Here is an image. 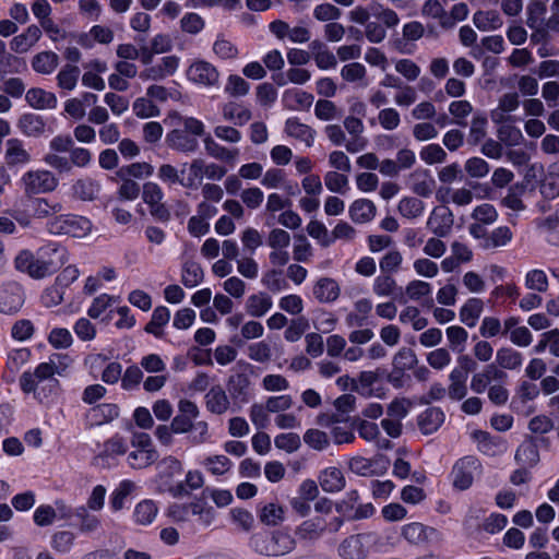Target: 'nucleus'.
I'll return each mask as SVG.
<instances>
[{
	"label": "nucleus",
	"instance_id": "1",
	"mask_svg": "<svg viewBox=\"0 0 559 559\" xmlns=\"http://www.w3.org/2000/svg\"><path fill=\"white\" fill-rule=\"evenodd\" d=\"M68 260L66 248L57 242L41 246L36 254L28 250L21 251L14 260L15 267L26 272L33 278H44L53 274Z\"/></svg>",
	"mask_w": 559,
	"mask_h": 559
},
{
	"label": "nucleus",
	"instance_id": "2",
	"mask_svg": "<svg viewBox=\"0 0 559 559\" xmlns=\"http://www.w3.org/2000/svg\"><path fill=\"white\" fill-rule=\"evenodd\" d=\"M56 373V365L50 359L49 361L39 364L34 372H24L20 379V384L25 393H35L39 400L46 397L41 396V392L46 388L53 392L58 388V380L53 378Z\"/></svg>",
	"mask_w": 559,
	"mask_h": 559
},
{
	"label": "nucleus",
	"instance_id": "3",
	"mask_svg": "<svg viewBox=\"0 0 559 559\" xmlns=\"http://www.w3.org/2000/svg\"><path fill=\"white\" fill-rule=\"evenodd\" d=\"M51 235H68L75 238H84L92 231V222L76 214H60L50 218L46 224Z\"/></svg>",
	"mask_w": 559,
	"mask_h": 559
},
{
	"label": "nucleus",
	"instance_id": "4",
	"mask_svg": "<svg viewBox=\"0 0 559 559\" xmlns=\"http://www.w3.org/2000/svg\"><path fill=\"white\" fill-rule=\"evenodd\" d=\"M251 544L254 549L265 556H284L295 548V539L286 531H276L271 534H257L252 536Z\"/></svg>",
	"mask_w": 559,
	"mask_h": 559
},
{
	"label": "nucleus",
	"instance_id": "5",
	"mask_svg": "<svg viewBox=\"0 0 559 559\" xmlns=\"http://www.w3.org/2000/svg\"><path fill=\"white\" fill-rule=\"evenodd\" d=\"M235 373L228 379V391L230 397L238 408L247 404L251 399L250 374L254 371V366L245 360L237 361Z\"/></svg>",
	"mask_w": 559,
	"mask_h": 559
},
{
	"label": "nucleus",
	"instance_id": "6",
	"mask_svg": "<svg viewBox=\"0 0 559 559\" xmlns=\"http://www.w3.org/2000/svg\"><path fill=\"white\" fill-rule=\"evenodd\" d=\"M131 444L133 451L128 455V462L132 468H144L158 459V453L150 435L145 432L133 433Z\"/></svg>",
	"mask_w": 559,
	"mask_h": 559
},
{
	"label": "nucleus",
	"instance_id": "7",
	"mask_svg": "<svg viewBox=\"0 0 559 559\" xmlns=\"http://www.w3.org/2000/svg\"><path fill=\"white\" fill-rule=\"evenodd\" d=\"M376 533H362L345 538L338 546V555L343 559H365L377 544Z\"/></svg>",
	"mask_w": 559,
	"mask_h": 559
},
{
	"label": "nucleus",
	"instance_id": "8",
	"mask_svg": "<svg viewBox=\"0 0 559 559\" xmlns=\"http://www.w3.org/2000/svg\"><path fill=\"white\" fill-rule=\"evenodd\" d=\"M26 194H41L53 191L58 187V179L47 169H32L23 174L20 179Z\"/></svg>",
	"mask_w": 559,
	"mask_h": 559
},
{
	"label": "nucleus",
	"instance_id": "9",
	"mask_svg": "<svg viewBox=\"0 0 559 559\" xmlns=\"http://www.w3.org/2000/svg\"><path fill=\"white\" fill-rule=\"evenodd\" d=\"M459 366L453 368L449 374L450 385H449V396L452 400H462L466 393V380L469 370L475 368V362L467 355H462L457 358Z\"/></svg>",
	"mask_w": 559,
	"mask_h": 559
},
{
	"label": "nucleus",
	"instance_id": "10",
	"mask_svg": "<svg viewBox=\"0 0 559 559\" xmlns=\"http://www.w3.org/2000/svg\"><path fill=\"white\" fill-rule=\"evenodd\" d=\"M186 76L189 82L201 87L216 86L219 81L216 67L202 59H195L189 64Z\"/></svg>",
	"mask_w": 559,
	"mask_h": 559
},
{
	"label": "nucleus",
	"instance_id": "11",
	"mask_svg": "<svg viewBox=\"0 0 559 559\" xmlns=\"http://www.w3.org/2000/svg\"><path fill=\"white\" fill-rule=\"evenodd\" d=\"M173 429L177 435L188 433L190 431H195L193 436H191L190 440L192 444H202L209 439V425L205 421L193 423L188 417H185L182 414L178 412V414L173 418L170 423Z\"/></svg>",
	"mask_w": 559,
	"mask_h": 559
},
{
	"label": "nucleus",
	"instance_id": "12",
	"mask_svg": "<svg viewBox=\"0 0 559 559\" xmlns=\"http://www.w3.org/2000/svg\"><path fill=\"white\" fill-rule=\"evenodd\" d=\"M129 437L122 433H115L103 443L97 444L98 460L110 464L116 461L118 456L124 455L129 449Z\"/></svg>",
	"mask_w": 559,
	"mask_h": 559
},
{
	"label": "nucleus",
	"instance_id": "13",
	"mask_svg": "<svg viewBox=\"0 0 559 559\" xmlns=\"http://www.w3.org/2000/svg\"><path fill=\"white\" fill-rule=\"evenodd\" d=\"M24 304V292L16 282L4 283L0 286V312L14 313Z\"/></svg>",
	"mask_w": 559,
	"mask_h": 559
},
{
	"label": "nucleus",
	"instance_id": "14",
	"mask_svg": "<svg viewBox=\"0 0 559 559\" xmlns=\"http://www.w3.org/2000/svg\"><path fill=\"white\" fill-rule=\"evenodd\" d=\"M478 467L479 463L473 456L459 460L452 471L453 485L461 490L467 489L473 484Z\"/></svg>",
	"mask_w": 559,
	"mask_h": 559
},
{
	"label": "nucleus",
	"instance_id": "15",
	"mask_svg": "<svg viewBox=\"0 0 559 559\" xmlns=\"http://www.w3.org/2000/svg\"><path fill=\"white\" fill-rule=\"evenodd\" d=\"M180 64V57L170 55L159 59V61L146 69H144L140 78L142 80L159 81L167 76L174 75Z\"/></svg>",
	"mask_w": 559,
	"mask_h": 559
},
{
	"label": "nucleus",
	"instance_id": "16",
	"mask_svg": "<svg viewBox=\"0 0 559 559\" xmlns=\"http://www.w3.org/2000/svg\"><path fill=\"white\" fill-rule=\"evenodd\" d=\"M453 222V214L450 209L440 205L431 211L427 219V228L438 237H445L451 233Z\"/></svg>",
	"mask_w": 559,
	"mask_h": 559
},
{
	"label": "nucleus",
	"instance_id": "17",
	"mask_svg": "<svg viewBox=\"0 0 559 559\" xmlns=\"http://www.w3.org/2000/svg\"><path fill=\"white\" fill-rule=\"evenodd\" d=\"M383 372L380 369L374 371H362L357 378V383L355 385V391H357L360 395L366 397H385V389L382 386H377L380 378Z\"/></svg>",
	"mask_w": 559,
	"mask_h": 559
},
{
	"label": "nucleus",
	"instance_id": "18",
	"mask_svg": "<svg viewBox=\"0 0 559 559\" xmlns=\"http://www.w3.org/2000/svg\"><path fill=\"white\" fill-rule=\"evenodd\" d=\"M402 536L407 542L419 545L437 540L439 538V532L433 527L413 522L402 527Z\"/></svg>",
	"mask_w": 559,
	"mask_h": 559
},
{
	"label": "nucleus",
	"instance_id": "19",
	"mask_svg": "<svg viewBox=\"0 0 559 559\" xmlns=\"http://www.w3.org/2000/svg\"><path fill=\"white\" fill-rule=\"evenodd\" d=\"M341 294L337 282L330 277H320L312 286V296L320 304H332Z\"/></svg>",
	"mask_w": 559,
	"mask_h": 559
},
{
	"label": "nucleus",
	"instance_id": "20",
	"mask_svg": "<svg viewBox=\"0 0 559 559\" xmlns=\"http://www.w3.org/2000/svg\"><path fill=\"white\" fill-rule=\"evenodd\" d=\"M313 99L312 94L297 87L288 88L282 95L284 107L296 111L308 110Z\"/></svg>",
	"mask_w": 559,
	"mask_h": 559
},
{
	"label": "nucleus",
	"instance_id": "21",
	"mask_svg": "<svg viewBox=\"0 0 559 559\" xmlns=\"http://www.w3.org/2000/svg\"><path fill=\"white\" fill-rule=\"evenodd\" d=\"M473 438L477 442L480 452L489 456H496L507 451V442L501 438L492 437L485 431H474Z\"/></svg>",
	"mask_w": 559,
	"mask_h": 559
},
{
	"label": "nucleus",
	"instance_id": "22",
	"mask_svg": "<svg viewBox=\"0 0 559 559\" xmlns=\"http://www.w3.org/2000/svg\"><path fill=\"white\" fill-rule=\"evenodd\" d=\"M143 201L150 206L151 213L155 216L163 218L166 215V210L162 204L164 192L162 188L153 181L145 182L142 191Z\"/></svg>",
	"mask_w": 559,
	"mask_h": 559
},
{
	"label": "nucleus",
	"instance_id": "23",
	"mask_svg": "<svg viewBox=\"0 0 559 559\" xmlns=\"http://www.w3.org/2000/svg\"><path fill=\"white\" fill-rule=\"evenodd\" d=\"M284 131L289 138L305 143L307 147H311L314 143L316 131L300 122L298 118H288L285 122Z\"/></svg>",
	"mask_w": 559,
	"mask_h": 559
},
{
	"label": "nucleus",
	"instance_id": "24",
	"mask_svg": "<svg viewBox=\"0 0 559 559\" xmlns=\"http://www.w3.org/2000/svg\"><path fill=\"white\" fill-rule=\"evenodd\" d=\"M41 34L39 26L29 25L23 33L12 38L10 48L16 53H25L40 39Z\"/></svg>",
	"mask_w": 559,
	"mask_h": 559
},
{
	"label": "nucleus",
	"instance_id": "25",
	"mask_svg": "<svg viewBox=\"0 0 559 559\" xmlns=\"http://www.w3.org/2000/svg\"><path fill=\"white\" fill-rule=\"evenodd\" d=\"M520 106L519 94L515 92L507 93L499 99L498 106L491 110L490 117L495 123H503L509 119V115L515 111Z\"/></svg>",
	"mask_w": 559,
	"mask_h": 559
},
{
	"label": "nucleus",
	"instance_id": "26",
	"mask_svg": "<svg viewBox=\"0 0 559 559\" xmlns=\"http://www.w3.org/2000/svg\"><path fill=\"white\" fill-rule=\"evenodd\" d=\"M318 479L322 490L330 493L343 490L346 485L343 472L335 466L324 468Z\"/></svg>",
	"mask_w": 559,
	"mask_h": 559
},
{
	"label": "nucleus",
	"instance_id": "27",
	"mask_svg": "<svg viewBox=\"0 0 559 559\" xmlns=\"http://www.w3.org/2000/svg\"><path fill=\"white\" fill-rule=\"evenodd\" d=\"M350 219L356 224H366L371 222L377 214V207L371 200H355L348 209Z\"/></svg>",
	"mask_w": 559,
	"mask_h": 559
},
{
	"label": "nucleus",
	"instance_id": "28",
	"mask_svg": "<svg viewBox=\"0 0 559 559\" xmlns=\"http://www.w3.org/2000/svg\"><path fill=\"white\" fill-rule=\"evenodd\" d=\"M27 104L37 110L53 109L57 107L58 100L52 92L40 87H33L25 94Z\"/></svg>",
	"mask_w": 559,
	"mask_h": 559
},
{
	"label": "nucleus",
	"instance_id": "29",
	"mask_svg": "<svg viewBox=\"0 0 559 559\" xmlns=\"http://www.w3.org/2000/svg\"><path fill=\"white\" fill-rule=\"evenodd\" d=\"M114 39V32L104 25H94L87 33L78 37V43L84 48H92L95 43L109 44Z\"/></svg>",
	"mask_w": 559,
	"mask_h": 559
},
{
	"label": "nucleus",
	"instance_id": "30",
	"mask_svg": "<svg viewBox=\"0 0 559 559\" xmlns=\"http://www.w3.org/2000/svg\"><path fill=\"white\" fill-rule=\"evenodd\" d=\"M309 49L319 69L331 70L336 68V57L324 43L320 40H313L310 43Z\"/></svg>",
	"mask_w": 559,
	"mask_h": 559
},
{
	"label": "nucleus",
	"instance_id": "31",
	"mask_svg": "<svg viewBox=\"0 0 559 559\" xmlns=\"http://www.w3.org/2000/svg\"><path fill=\"white\" fill-rule=\"evenodd\" d=\"M230 399L221 386H213L205 394L206 409L216 415H223L230 408Z\"/></svg>",
	"mask_w": 559,
	"mask_h": 559
},
{
	"label": "nucleus",
	"instance_id": "32",
	"mask_svg": "<svg viewBox=\"0 0 559 559\" xmlns=\"http://www.w3.org/2000/svg\"><path fill=\"white\" fill-rule=\"evenodd\" d=\"M204 485V476L198 469H189L185 480L170 488L174 497L188 496L191 491L200 489Z\"/></svg>",
	"mask_w": 559,
	"mask_h": 559
},
{
	"label": "nucleus",
	"instance_id": "33",
	"mask_svg": "<svg viewBox=\"0 0 559 559\" xmlns=\"http://www.w3.org/2000/svg\"><path fill=\"white\" fill-rule=\"evenodd\" d=\"M504 373L495 366H487L481 372L475 373L471 380V389L475 393H483L488 385L495 381H500Z\"/></svg>",
	"mask_w": 559,
	"mask_h": 559
},
{
	"label": "nucleus",
	"instance_id": "34",
	"mask_svg": "<svg viewBox=\"0 0 559 559\" xmlns=\"http://www.w3.org/2000/svg\"><path fill=\"white\" fill-rule=\"evenodd\" d=\"M5 146L4 158L8 165H26L31 162V154L25 150L21 140L10 139Z\"/></svg>",
	"mask_w": 559,
	"mask_h": 559
},
{
	"label": "nucleus",
	"instance_id": "35",
	"mask_svg": "<svg viewBox=\"0 0 559 559\" xmlns=\"http://www.w3.org/2000/svg\"><path fill=\"white\" fill-rule=\"evenodd\" d=\"M157 514L158 507L155 501L144 499L135 504L132 516L135 524L147 526L154 522Z\"/></svg>",
	"mask_w": 559,
	"mask_h": 559
},
{
	"label": "nucleus",
	"instance_id": "36",
	"mask_svg": "<svg viewBox=\"0 0 559 559\" xmlns=\"http://www.w3.org/2000/svg\"><path fill=\"white\" fill-rule=\"evenodd\" d=\"M118 415L119 409L117 405L104 403L91 408L87 418L92 426H100L114 420Z\"/></svg>",
	"mask_w": 559,
	"mask_h": 559
},
{
	"label": "nucleus",
	"instance_id": "37",
	"mask_svg": "<svg viewBox=\"0 0 559 559\" xmlns=\"http://www.w3.org/2000/svg\"><path fill=\"white\" fill-rule=\"evenodd\" d=\"M203 144L210 156L226 163H235L239 155L238 148H227L215 142L211 135H206L203 139Z\"/></svg>",
	"mask_w": 559,
	"mask_h": 559
},
{
	"label": "nucleus",
	"instance_id": "38",
	"mask_svg": "<svg viewBox=\"0 0 559 559\" xmlns=\"http://www.w3.org/2000/svg\"><path fill=\"white\" fill-rule=\"evenodd\" d=\"M136 485L130 479H123L119 483L116 489L111 492L109 499V507L114 512L122 510L129 496L135 490Z\"/></svg>",
	"mask_w": 559,
	"mask_h": 559
},
{
	"label": "nucleus",
	"instance_id": "39",
	"mask_svg": "<svg viewBox=\"0 0 559 559\" xmlns=\"http://www.w3.org/2000/svg\"><path fill=\"white\" fill-rule=\"evenodd\" d=\"M484 311V302L479 298H469L460 309V320L468 328H474Z\"/></svg>",
	"mask_w": 559,
	"mask_h": 559
},
{
	"label": "nucleus",
	"instance_id": "40",
	"mask_svg": "<svg viewBox=\"0 0 559 559\" xmlns=\"http://www.w3.org/2000/svg\"><path fill=\"white\" fill-rule=\"evenodd\" d=\"M515 461L519 465L530 468L538 463V449L532 439H526L519 445L515 452Z\"/></svg>",
	"mask_w": 559,
	"mask_h": 559
},
{
	"label": "nucleus",
	"instance_id": "41",
	"mask_svg": "<svg viewBox=\"0 0 559 559\" xmlns=\"http://www.w3.org/2000/svg\"><path fill=\"white\" fill-rule=\"evenodd\" d=\"M444 421V414L438 407H429L424 411L418 418V425L420 430L425 435L432 433L438 430V428Z\"/></svg>",
	"mask_w": 559,
	"mask_h": 559
},
{
	"label": "nucleus",
	"instance_id": "42",
	"mask_svg": "<svg viewBox=\"0 0 559 559\" xmlns=\"http://www.w3.org/2000/svg\"><path fill=\"white\" fill-rule=\"evenodd\" d=\"M180 185L185 188H198L201 183L202 176V159H193L191 164H185L180 170Z\"/></svg>",
	"mask_w": 559,
	"mask_h": 559
},
{
	"label": "nucleus",
	"instance_id": "43",
	"mask_svg": "<svg viewBox=\"0 0 559 559\" xmlns=\"http://www.w3.org/2000/svg\"><path fill=\"white\" fill-rule=\"evenodd\" d=\"M166 141L169 147L185 153L195 151L199 145L195 138H191L185 131L178 129L170 131L166 136Z\"/></svg>",
	"mask_w": 559,
	"mask_h": 559
},
{
	"label": "nucleus",
	"instance_id": "44",
	"mask_svg": "<svg viewBox=\"0 0 559 559\" xmlns=\"http://www.w3.org/2000/svg\"><path fill=\"white\" fill-rule=\"evenodd\" d=\"M222 114L225 120L235 126H245L251 119V111L245 105L235 102L225 104Z\"/></svg>",
	"mask_w": 559,
	"mask_h": 559
},
{
	"label": "nucleus",
	"instance_id": "45",
	"mask_svg": "<svg viewBox=\"0 0 559 559\" xmlns=\"http://www.w3.org/2000/svg\"><path fill=\"white\" fill-rule=\"evenodd\" d=\"M474 25L481 32H490L500 28L503 21L497 11H477L473 15Z\"/></svg>",
	"mask_w": 559,
	"mask_h": 559
},
{
	"label": "nucleus",
	"instance_id": "46",
	"mask_svg": "<svg viewBox=\"0 0 559 559\" xmlns=\"http://www.w3.org/2000/svg\"><path fill=\"white\" fill-rule=\"evenodd\" d=\"M273 306L272 298L265 293L252 294L246 301V310L252 317H263Z\"/></svg>",
	"mask_w": 559,
	"mask_h": 559
},
{
	"label": "nucleus",
	"instance_id": "47",
	"mask_svg": "<svg viewBox=\"0 0 559 559\" xmlns=\"http://www.w3.org/2000/svg\"><path fill=\"white\" fill-rule=\"evenodd\" d=\"M201 465L213 476H224L233 468V462L223 454L207 455Z\"/></svg>",
	"mask_w": 559,
	"mask_h": 559
},
{
	"label": "nucleus",
	"instance_id": "48",
	"mask_svg": "<svg viewBox=\"0 0 559 559\" xmlns=\"http://www.w3.org/2000/svg\"><path fill=\"white\" fill-rule=\"evenodd\" d=\"M357 431L360 438L368 442H374L378 448L388 449L390 447V441L380 437V429L376 423L361 420Z\"/></svg>",
	"mask_w": 559,
	"mask_h": 559
},
{
	"label": "nucleus",
	"instance_id": "49",
	"mask_svg": "<svg viewBox=\"0 0 559 559\" xmlns=\"http://www.w3.org/2000/svg\"><path fill=\"white\" fill-rule=\"evenodd\" d=\"M17 127L27 136H39L46 129L44 119L35 114L23 115L19 119Z\"/></svg>",
	"mask_w": 559,
	"mask_h": 559
},
{
	"label": "nucleus",
	"instance_id": "50",
	"mask_svg": "<svg viewBox=\"0 0 559 559\" xmlns=\"http://www.w3.org/2000/svg\"><path fill=\"white\" fill-rule=\"evenodd\" d=\"M536 226L548 241L559 245V209L552 214L536 219Z\"/></svg>",
	"mask_w": 559,
	"mask_h": 559
},
{
	"label": "nucleus",
	"instance_id": "51",
	"mask_svg": "<svg viewBox=\"0 0 559 559\" xmlns=\"http://www.w3.org/2000/svg\"><path fill=\"white\" fill-rule=\"evenodd\" d=\"M59 64V57L52 51H41L34 56L32 67L40 74L52 73Z\"/></svg>",
	"mask_w": 559,
	"mask_h": 559
},
{
	"label": "nucleus",
	"instance_id": "52",
	"mask_svg": "<svg viewBox=\"0 0 559 559\" xmlns=\"http://www.w3.org/2000/svg\"><path fill=\"white\" fill-rule=\"evenodd\" d=\"M259 519L266 525L275 526L284 521L285 510L278 502L272 501L260 508Z\"/></svg>",
	"mask_w": 559,
	"mask_h": 559
},
{
	"label": "nucleus",
	"instance_id": "53",
	"mask_svg": "<svg viewBox=\"0 0 559 559\" xmlns=\"http://www.w3.org/2000/svg\"><path fill=\"white\" fill-rule=\"evenodd\" d=\"M348 173L330 170L324 175V185L333 193L346 194L349 190Z\"/></svg>",
	"mask_w": 559,
	"mask_h": 559
},
{
	"label": "nucleus",
	"instance_id": "54",
	"mask_svg": "<svg viewBox=\"0 0 559 559\" xmlns=\"http://www.w3.org/2000/svg\"><path fill=\"white\" fill-rule=\"evenodd\" d=\"M75 534L71 531H58L51 535L50 547L58 554H69L75 543Z\"/></svg>",
	"mask_w": 559,
	"mask_h": 559
},
{
	"label": "nucleus",
	"instance_id": "55",
	"mask_svg": "<svg viewBox=\"0 0 559 559\" xmlns=\"http://www.w3.org/2000/svg\"><path fill=\"white\" fill-rule=\"evenodd\" d=\"M540 194L546 199L559 197V170L550 168L539 183Z\"/></svg>",
	"mask_w": 559,
	"mask_h": 559
},
{
	"label": "nucleus",
	"instance_id": "56",
	"mask_svg": "<svg viewBox=\"0 0 559 559\" xmlns=\"http://www.w3.org/2000/svg\"><path fill=\"white\" fill-rule=\"evenodd\" d=\"M99 190L100 185L91 178L80 179L73 185L74 194L84 201L95 199L99 193Z\"/></svg>",
	"mask_w": 559,
	"mask_h": 559
},
{
	"label": "nucleus",
	"instance_id": "57",
	"mask_svg": "<svg viewBox=\"0 0 559 559\" xmlns=\"http://www.w3.org/2000/svg\"><path fill=\"white\" fill-rule=\"evenodd\" d=\"M32 209L35 217L47 218L57 216L63 210V206L60 202H51L47 199L38 198L34 200Z\"/></svg>",
	"mask_w": 559,
	"mask_h": 559
},
{
	"label": "nucleus",
	"instance_id": "58",
	"mask_svg": "<svg viewBox=\"0 0 559 559\" xmlns=\"http://www.w3.org/2000/svg\"><path fill=\"white\" fill-rule=\"evenodd\" d=\"M399 319L404 324H411L415 331H421L428 325V320L420 314L419 309L415 306L405 307L400 312Z\"/></svg>",
	"mask_w": 559,
	"mask_h": 559
},
{
	"label": "nucleus",
	"instance_id": "59",
	"mask_svg": "<svg viewBox=\"0 0 559 559\" xmlns=\"http://www.w3.org/2000/svg\"><path fill=\"white\" fill-rule=\"evenodd\" d=\"M181 281L188 288L198 286L203 281V270L194 261H187L182 266Z\"/></svg>",
	"mask_w": 559,
	"mask_h": 559
},
{
	"label": "nucleus",
	"instance_id": "60",
	"mask_svg": "<svg viewBox=\"0 0 559 559\" xmlns=\"http://www.w3.org/2000/svg\"><path fill=\"white\" fill-rule=\"evenodd\" d=\"M133 114L140 119L158 117L159 108L147 96L138 97L132 104Z\"/></svg>",
	"mask_w": 559,
	"mask_h": 559
},
{
	"label": "nucleus",
	"instance_id": "61",
	"mask_svg": "<svg viewBox=\"0 0 559 559\" xmlns=\"http://www.w3.org/2000/svg\"><path fill=\"white\" fill-rule=\"evenodd\" d=\"M399 212L406 218H417L425 212V203L416 198L406 197L399 202Z\"/></svg>",
	"mask_w": 559,
	"mask_h": 559
},
{
	"label": "nucleus",
	"instance_id": "62",
	"mask_svg": "<svg viewBox=\"0 0 559 559\" xmlns=\"http://www.w3.org/2000/svg\"><path fill=\"white\" fill-rule=\"evenodd\" d=\"M324 530V523L321 519H310L302 522L296 528V535L301 539H314L318 538Z\"/></svg>",
	"mask_w": 559,
	"mask_h": 559
},
{
	"label": "nucleus",
	"instance_id": "63",
	"mask_svg": "<svg viewBox=\"0 0 559 559\" xmlns=\"http://www.w3.org/2000/svg\"><path fill=\"white\" fill-rule=\"evenodd\" d=\"M449 346L452 350L462 353L468 338L467 331L460 325H451L445 330Z\"/></svg>",
	"mask_w": 559,
	"mask_h": 559
},
{
	"label": "nucleus",
	"instance_id": "64",
	"mask_svg": "<svg viewBox=\"0 0 559 559\" xmlns=\"http://www.w3.org/2000/svg\"><path fill=\"white\" fill-rule=\"evenodd\" d=\"M372 290L378 297H392L397 290V284L389 274H382L374 278Z\"/></svg>",
	"mask_w": 559,
	"mask_h": 559
}]
</instances>
